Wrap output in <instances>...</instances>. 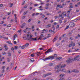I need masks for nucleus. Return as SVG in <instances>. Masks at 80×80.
Listing matches in <instances>:
<instances>
[{"mask_svg": "<svg viewBox=\"0 0 80 80\" xmlns=\"http://www.w3.org/2000/svg\"><path fill=\"white\" fill-rule=\"evenodd\" d=\"M55 58L54 56H49L48 57L43 59V60L45 61V60H53Z\"/></svg>", "mask_w": 80, "mask_h": 80, "instance_id": "1", "label": "nucleus"}, {"mask_svg": "<svg viewBox=\"0 0 80 80\" xmlns=\"http://www.w3.org/2000/svg\"><path fill=\"white\" fill-rule=\"evenodd\" d=\"M28 40H29V42H32V41H36V40H37V38H32L29 37L28 38Z\"/></svg>", "mask_w": 80, "mask_h": 80, "instance_id": "2", "label": "nucleus"}, {"mask_svg": "<svg viewBox=\"0 0 80 80\" xmlns=\"http://www.w3.org/2000/svg\"><path fill=\"white\" fill-rule=\"evenodd\" d=\"M60 68V65H58V66H56L54 68L55 70H56V69H57V70L56 71L55 73H57V72H58L60 70L58 68Z\"/></svg>", "mask_w": 80, "mask_h": 80, "instance_id": "3", "label": "nucleus"}, {"mask_svg": "<svg viewBox=\"0 0 80 80\" xmlns=\"http://www.w3.org/2000/svg\"><path fill=\"white\" fill-rule=\"evenodd\" d=\"M72 59L69 58L68 60L66 61V62H67L68 64H69L70 63H72Z\"/></svg>", "mask_w": 80, "mask_h": 80, "instance_id": "4", "label": "nucleus"}, {"mask_svg": "<svg viewBox=\"0 0 80 80\" xmlns=\"http://www.w3.org/2000/svg\"><path fill=\"white\" fill-rule=\"evenodd\" d=\"M69 26L70 27H73L75 26V23L73 22H71L69 23Z\"/></svg>", "mask_w": 80, "mask_h": 80, "instance_id": "5", "label": "nucleus"}, {"mask_svg": "<svg viewBox=\"0 0 80 80\" xmlns=\"http://www.w3.org/2000/svg\"><path fill=\"white\" fill-rule=\"evenodd\" d=\"M60 77H61V78L59 80H65V78L63 77H64V75L63 74H61L60 76Z\"/></svg>", "mask_w": 80, "mask_h": 80, "instance_id": "6", "label": "nucleus"}, {"mask_svg": "<svg viewBox=\"0 0 80 80\" xmlns=\"http://www.w3.org/2000/svg\"><path fill=\"white\" fill-rule=\"evenodd\" d=\"M53 50H52V48L49 49L47 51H46L45 52V54L47 55V53H49V52H53Z\"/></svg>", "mask_w": 80, "mask_h": 80, "instance_id": "7", "label": "nucleus"}, {"mask_svg": "<svg viewBox=\"0 0 80 80\" xmlns=\"http://www.w3.org/2000/svg\"><path fill=\"white\" fill-rule=\"evenodd\" d=\"M52 75L51 73H48L47 74H44L43 75L44 77H47V76H48V75Z\"/></svg>", "mask_w": 80, "mask_h": 80, "instance_id": "8", "label": "nucleus"}, {"mask_svg": "<svg viewBox=\"0 0 80 80\" xmlns=\"http://www.w3.org/2000/svg\"><path fill=\"white\" fill-rule=\"evenodd\" d=\"M79 57H80V56H79V55H78L76 57H75V58H74V59H73L72 60H77V58H79Z\"/></svg>", "mask_w": 80, "mask_h": 80, "instance_id": "9", "label": "nucleus"}, {"mask_svg": "<svg viewBox=\"0 0 80 80\" xmlns=\"http://www.w3.org/2000/svg\"><path fill=\"white\" fill-rule=\"evenodd\" d=\"M58 38L57 37V36H55L53 40V42H55V41L57 40Z\"/></svg>", "mask_w": 80, "mask_h": 80, "instance_id": "10", "label": "nucleus"}, {"mask_svg": "<svg viewBox=\"0 0 80 80\" xmlns=\"http://www.w3.org/2000/svg\"><path fill=\"white\" fill-rule=\"evenodd\" d=\"M25 23H23L22 25V26L21 27V28H23L25 27Z\"/></svg>", "mask_w": 80, "mask_h": 80, "instance_id": "11", "label": "nucleus"}, {"mask_svg": "<svg viewBox=\"0 0 80 80\" xmlns=\"http://www.w3.org/2000/svg\"><path fill=\"white\" fill-rule=\"evenodd\" d=\"M72 44H73V41H71V44L69 45V47H72Z\"/></svg>", "mask_w": 80, "mask_h": 80, "instance_id": "12", "label": "nucleus"}, {"mask_svg": "<svg viewBox=\"0 0 80 80\" xmlns=\"http://www.w3.org/2000/svg\"><path fill=\"white\" fill-rule=\"evenodd\" d=\"M67 66V65L66 64H64L63 65H62L61 66V68H64L65 67H66Z\"/></svg>", "mask_w": 80, "mask_h": 80, "instance_id": "13", "label": "nucleus"}, {"mask_svg": "<svg viewBox=\"0 0 80 80\" xmlns=\"http://www.w3.org/2000/svg\"><path fill=\"white\" fill-rule=\"evenodd\" d=\"M60 8V5H58L56 9L57 10H58Z\"/></svg>", "mask_w": 80, "mask_h": 80, "instance_id": "14", "label": "nucleus"}, {"mask_svg": "<svg viewBox=\"0 0 80 80\" xmlns=\"http://www.w3.org/2000/svg\"><path fill=\"white\" fill-rule=\"evenodd\" d=\"M52 25L51 24H48L46 26V27L47 28H49V27H50Z\"/></svg>", "mask_w": 80, "mask_h": 80, "instance_id": "15", "label": "nucleus"}, {"mask_svg": "<svg viewBox=\"0 0 80 80\" xmlns=\"http://www.w3.org/2000/svg\"><path fill=\"white\" fill-rule=\"evenodd\" d=\"M25 48V45H24L21 47V49H24Z\"/></svg>", "mask_w": 80, "mask_h": 80, "instance_id": "16", "label": "nucleus"}, {"mask_svg": "<svg viewBox=\"0 0 80 80\" xmlns=\"http://www.w3.org/2000/svg\"><path fill=\"white\" fill-rule=\"evenodd\" d=\"M32 31H35V29H34V26L32 25Z\"/></svg>", "mask_w": 80, "mask_h": 80, "instance_id": "17", "label": "nucleus"}, {"mask_svg": "<svg viewBox=\"0 0 80 80\" xmlns=\"http://www.w3.org/2000/svg\"><path fill=\"white\" fill-rule=\"evenodd\" d=\"M25 47H27L28 45H29V43H27L25 45Z\"/></svg>", "mask_w": 80, "mask_h": 80, "instance_id": "18", "label": "nucleus"}, {"mask_svg": "<svg viewBox=\"0 0 80 80\" xmlns=\"http://www.w3.org/2000/svg\"><path fill=\"white\" fill-rule=\"evenodd\" d=\"M6 43H8V44H10V45H12V43L10 42L9 41H7L6 42Z\"/></svg>", "mask_w": 80, "mask_h": 80, "instance_id": "19", "label": "nucleus"}, {"mask_svg": "<svg viewBox=\"0 0 80 80\" xmlns=\"http://www.w3.org/2000/svg\"><path fill=\"white\" fill-rule=\"evenodd\" d=\"M36 54H37V56H38H38H39V55H40V52H37Z\"/></svg>", "mask_w": 80, "mask_h": 80, "instance_id": "20", "label": "nucleus"}, {"mask_svg": "<svg viewBox=\"0 0 80 80\" xmlns=\"http://www.w3.org/2000/svg\"><path fill=\"white\" fill-rule=\"evenodd\" d=\"M28 12V11L27 10L25 12H24L23 15H25Z\"/></svg>", "mask_w": 80, "mask_h": 80, "instance_id": "21", "label": "nucleus"}, {"mask_svg": "<svg viewBox=\"0 0 80 80\" xmlns=\"http://www.w3.org/2000/svg\"><path fill=\"white\" fill-rule=\"evenodd\" d=\"M60 45V43H57L56 47H58Z\"/></svg>", "mask_w": 80, "mask_h": 80, "instance_id": "22", "label": "nucleus"}, {"mask_svg": "<svg viewBox=\"0 0 80 80\" xmlns=\"http://www.w3.org/2000/svg\"><path fill=\"white\" fill-rule=\"evenodd\" d=\"M23 38L24 40H28V38L27 39V38H26V37H23Z\"/></svg>", "mask_w": 80, "mask_h": 80, "instance_id": "23", "label": "nucleus"}, {"mask_svg": "<svg viewBox=\"0 0 80 80\" xmlns=\"http://www.w3.org/2000/svg\"><path fill=\"white\" fill-rule=\"evenodd\" d=\"M15 48L16 50H17V49H18V46H15Z\"/></svg>", "mask_w": 80, "mask_h": 80, "instance_id": "24", "label": "nucleus"}, {"mask_svg": "<svg viewBox=\"0 0 80 80\" xmlns=\"http://www.w3.org/2000/svg\"><path fill=\"white\" fill-rule=\"evenodd\" d=\"M62 57H59L58 58V60H60L61 59H62Z\"/></svg>", "mask_w": 80, "mask_h": 80, "instance_id": "25", "label": "nucleus"}, {"mask_svg": "<svg viewBox=\"0 0 80 80\" xmlns=\"http://www.w3.org/2000/svg\"><path fill=\"white\" fill-rule=\"evenodd\" d=\"M69 28V26H67L66 28H65V30H67V29H68V28Z\"/></svg>", "mask_w": 80, "mask_h": 80, "instance_id": "26", "label": "nucleus"}, {"mask_svg": "<svg viewBox=\"0 0 80 80\" xmlns=\"http://www.w3.org/2000/svg\"><path fill=\"white\" fill-rule=\"evenodd\" d=\"M35 61V60H30V61L31 62H34Z\"/></svg>", "mask_w": 80, "mask_h": 80, "instance_id": "27", "label": "nucleus"}, {"mask_svg": "<svg viewBox=\"0 0 80 80\" xmlns=\"http://www.w3.org/2000/svg\"><path fill=\"white\" fill-rule=\"evenodd\" d=\"M10 13H11V12H8V15H9L10 14Z\"/></svg>", "mask_w": 80, "mask_h": 80, "instance_id": "28", "label": "nucleus"}, {"mask_svg": "<svg viewBox=\"0 0 80 80\" xmlns=\"http://www.w3.org/2000/svg\"><path fill=\"white\" fill-rule=\"evenodd\" d=\"M0 38H4V37H3V36H1L0 35Z\"/></svg>", "mask_w": 80, "mask_h": 80, "instance_id": "29", "label": "nucleus"}, {"mask_svg": "<svg viewBox=\"0 0 80 80\" xmlns=\"http://www.w3.org/2000/svg\"><path fill=\"white\" fill-rule=\"evenodd\" d=\"M62 17V14H60L59 15V17Z\"/></svg>", "mask_w": 80, "mask_h": 80, "instance_id": "30", "label": "nucleus"}, {"mask_svg": "<svg viewBox=\"0 0 80 80\" xmlns=\"http://www.w3.org/2000/svg\"><path fill=\"white\" fill-rule=\"evenodd\" d=\"M72 35V33H69L68 34V36L69 37H70Z\"/></svg>", "mask_w": 80, "mask_h": 80, "instance_id": "31", "label": "nucleus"}, {"mask_svg": "<svg viewBox=\"0 0 80 80\" xmlns=\"http://www.w3.org/2000/svg\"><path fill=\"white\" fill-rule=\"evenodd\" d=\"M6 52H2V55H6Z\"/></svg>", "mask_w": 80, "mask_h": 80, "instance_id": "32", "label": "nucleus"}, {"mask_svg": "<svg viewBox=\"0 0 80 80\" xmlns=\"http://www.w3.org/2000/svg\"><path fill=\"white\" fill-rule=\"evenodd\" d=\"M53 65V64L52 63H49V66H52Z\"/></svg>", "mask_w": 80, "mask_h": 80, "instance_id": "33", "label": "nucleus"}, {"mask_svg": "<svg viewBox=\"0 0 80 80\" xmlns=\"http://www.w3.org/2000/svg\"><path fill=\"white\" fill-rule=\"evenodd\" d=\"M31 56L32 57H33V56H35V55H34V53L32 54L31 55Z\"/></svg>", "mask_w": 80, "mask_h": 80, "instance_id": "34", "label": "nucleus"}, {"mask_svg": "<svg viewBox=\"0 0 80 80\" xmlns=\"http://www.w3.org/2000/svg\"><path fill=\"white\" fill-rule=\"evenodd\" d=\"M40 37L41 38H42V37H43V34H42L40 35Z\"/></svg>", "mask_w": 80, "mask_h": 80, "instance_id": "35", "label": "nucleus"}, {"mask_svg": "<svg viewBox=\"0 0 80 80\" xmlns=\"http://www.w3.org/2000/svg\"><path fill=\"white\" fill-rule=\"evenodd\" d=\"M3 5L2 4H0V7H2Z\"/></svg>", "mask_w": 80, "mask_h": 80, "instance_id": "36", "label": "nucleus"}, {"mask_svg": "<svg viewBox=\"0 0 80 80\" xmlns=\"http://www.w3.org/2000/svg\"><path fill=\"white\" fill-rule=\"evenodd\" d=\"M79 20H80L78 19L77 18L76 19V22H77V21H79Z\"/></svg>", "mask_w": 80, "mask_h": 80, "instance_id": "37", "label": "nucleus"}, {"mask_svg": "<svg viewBox=\"0 0 80 80\" xmlns=\"http://www.w3.org/2000/svg\"><path fill=\"white\" fill-rule=\"evenodd\" d=\"M5 72V70H4V69H3V70H2V73H4V72Z\"/></svg>", "mask_w": 80, "mask_h": 80, "instance_id": "38", "label": "nucleus"}, {"mask_svg": "<svg viewBox=\"0 0 80 80\" xmlns=\"http://www.w3.org/2000/svg\"><path fill=\"white\" fill-rule=\"evenodd\" d=\"M11 26V24H9L7 26V27H10Z\"/></svg>", "mask_w": 80, "mask_h": 80, "instance_id": "39", "label": "nucleus"}, {"mask_svg": "<svg viewBox=\"0 0 80 80\" xmlns=\"http://www.w3.org/2000/svg\"><path fill=\"white\" fill-rule=\"evenodd\" d=\"M13 3H11V5H10L11 7H12V6H13Z\"/></svg>", "mask_w": 80, "mask_h": 80, "instance_id": "40", "label": "nucleus"}, {"mask_svg": "<svg viewBox=\"0 0 80 80\" xmlns=\"http://www.w3.org/2000/svg\"><path fill=\"white\" fill-rule=\"evenodd\" d=\"M17 34H15V35H14V37H13L14 38H15L16 37H17Z\"/></svg>", "mask_w": 80, "mask_h": 80, "instance_id": "41", "label": "nucleus"}, {"mask_svg": "<svg viewBox=\"0 0 80 80\" xmlns=\"http://www.w3.org/2000/svg\"><path fill=\"white\" fill-rule=\"evenodd\" d=\"M31 20H32V19H30L28 21V22H31Z\"/></svg>", "mask_w": 80, "mask_h": 80, "instance_id": "42", "label": "nucleus"}, {"mask_svg": "<svg viewBox=\"0 0 80 80\" xmlns=\"http://www.w3.org/2000/svg\"><path fill=\"white\" fill-rule=\"evenodd\" d=\"M35 15V13H33L32 15V17H34V15Z\"/></svg>", "mask_w": 80, "mask_h": 80, "instance_id": "43", "label": "nucleus"}, {"mask_svg": "<svg viewBox=\"0 0 80 80\" xmlns=\"http://www.w3.org/2000/svg\"><path fill=\"white\" fill-rule=\"evenodd\" d=\"M56 28H59V25H57Z\"/></svg>", "mask_w": 80, "mask_h": 80, "instance_id": "44", "label": "nucleus"}, {"mask_svg": "<svg viewBox=\"0 0 80 80\" xmlns=\"http://www.w3.org/2000/svg\"><path fill=\"white\" fill-rule=\"evenodd\" d=\"M74 46H75V43H74L72 44V47H74Z\"/></svg>", "mask_w": 80, "mask_h": 80, "instance_id": "45", "label": "nucleus"}, {"mask_svg": "<svg viewBox=\"0 0 80 80\" xmlns=\"http://www.w3.org/2000/svg\"><path fill=\"white\" fill-rule=\"evenodd\" d=\"M25 1H24V2H22V5H23L25 4Z\"/></svg>", "mask_w": 80, "mask_h": 80, "instance_id": "46", "label": "nucleus"}, {"mask_svg": "<svg viewBox=\"0 0 80 80\" xmlns=\"http://www.w3.org/2000/svg\"><path fill=\"white\" fill-rule=\"evenodd\" d=\"M7 60H8V62H10V60L9 59V58H7Z\"/></svg>", "mask_w": 80, "mask_h": 80, "instance_id": "47", "label": "nucleus"}, {"mask_svg": "<svg viewBox=\"0 0 80 80\" xmlns=\"http://www.w3.org/2000/svg\"><path fill=\"white\" fill-rule=\"evenodd\" d=\"M11 50L13 51V50H14V48H11Z\"/></svg>", "mask_w": 80, "mask_h": 80, "instance_id": "48", "label": "nucleus"}, {"mask_svg": "<svg viewBox=\"0 0 80 80\" xmlns=\"http://www.w3.org/2000/svg\"><path fill=\"white\" fill-rule=\"evenodd\" d=\"M59 22L60 23H62V20H60Z\"/></svg>", "mask_w": 80, "mask_h": 80, "instance_id": "49", "label": "nucleus"}, {"mask_svg": "<svg viewBox=\"0 0 80 80\" xmlns=\"http://www.w3.org/2000/svg\"><path fill=\"white\" fill-rule=\"evenodd\" d=\"M18 53H19V54H20V53H21V51L19 50L18 51Z\"/></svg>", "mask_w": 80, "mask_h": 80, "instance_id": "50", "label": "nucleus"}, {"mask_svg": "<svg viewBox=\"0 0 80 80\" xmlns=\"http://www.w3.org/2000/svg\"><path fill=\"white\" fill-rule=\"evenodd\" d=\"M8 56L9 57H10V56H11V55H12L11 53H8Z\"/></svg>", "mask_w": 80, "mask_h": 80, "instance_id": "51", "label": "nucleus"}, {"mask_svg": "<svg viewBox=\"0 0 80 80\" xmlns=\"http://www.w3.org/2000/svg\"><path fill=\"white\" fill-rule=\"evenodd\" d=\"M37 5H38V4H36L34 5V7H37Z\"/></svg>", "mask_w": 80, "mask_h": 80, "instance_id": "52", "label": "nucleus"}, {"mask_svg": "<svg viewBox=\"0 0 80 80\" xmlns=\"http://www.w3.org/2000/svg\"><path fill=\"white\" fill-rule=\"evenodd\" d=\"M5 66H3L2 68V69H5Z\"/></svg>", "mask_w": 80, "mask_h": 80, "instance_id": "53", "label": "nucleus"}, {"mask_svg": "<svg viewBox=\"0 0 80 80\" xmlns=\"http://www.w3.org/2000/svg\"><path fill=\"white\" fill-rule=\"evenodd\" d=\"M13 19H12L10 21V22L11 23H12V22H13Z\"/></svg>", "mask_w": 80, "mask_h": 80, "instance_id": "54", "label": "nucleus"}, {"mask_svg": "<svg viewBox=\"0 0 80 80\" xmlns=\"http://www.w3.org/2000/svg\"><path fill=\"white\" fill-rule=\"evenodd\" d=\"M50 34H48V37H47L48 38H49V37H50Z\"/></svg>", "mask_w": 80, "mask_h": 80, "instance_id": "55", "label": "nucleus"}, {"mask_svg": "<svg viewBox=\"0 0 80 80\" xmlns=\"http://www.w3.org/2000/svg\"><path fill=\"white\" fill-rule=\"evenodd\" d=\"M15 19H17V17H16V14H14Z\"/></svg>", "mask_w": 80, "mask_h": 80, "instance_id": "56", "label": "nucleus"}, {"mask_svg": "<svg viewBox=\"0 0 80 80\" xmlns=\"http://www.w3.org/2000/svg\"><path fill=\"white\" fill-rule=\"evenodd\" d=\"M68 52H72V50H68Z\"/></svg>", "mask_w": 80, "mask_h": 80, "instance_id": "57", "label": "nucleus"}, {"mask_svg": "<svg viewBox=\"0 0 80 80\" xmlns=\"http://www.w3.org/2000/svg\"><path fill=\"white\" fill-rule=\"evenodd\" d=\"M14 44H17V42H16V41H14Z\"/></svg>", "mask_w": 80, "mask_h": 80, "instance_id": "58", "label": "nucleus"}, {"mask_svg": "<svg viewBox=\"0 0 80 80\" xmlns=\"http://www.w3.org/2000/svg\"><path fill=\"white\" fill-rule=\"evenodd\" d=\"M38 23H40V21H38Z\"/></svg>", "mask_w": 80, "mask_h": 80, "instance_id": "59", "label": "nucleus"}, {"mask_svg": "<svg viewBox=\"0 0 80 80\" xmlns=\"http://www.w3.org/2000/svg\"><path fill=\"white\" fill-rule=\"evenodd\" d=\"M3 21H1L0 23V24H3Z\"/></svg>", "mask_w": 80, "mask_h": 80, "instance_id": "60", "label": "nucleus"}, {"mask_svg": "<svg viewBox=\"0 0 80 80\" xmlns=\"http://www.w3.org/2000/svg\"><path fill=\"white\" fill-rule=\"evenodd\" d=\"M5 49L6 50H8V47H6Z\"/></svg>", "mask_w": 80, "mask_h": 80, "instance_id": "61", "label": "nucleus"}, {"mask_svg": "<svg viewBox=\"0 0 80 80\" xmlns=\"http://www.w3.org/2000/svg\"><path fill=\"white\" fill-rule=\"evenodd\" d=\"M77 5H80V2H79L77 3Z\"/></svg>", "mask_w": 80, "mask_h": 80, "instance_id": "62", "label": "nucleus"}, {"mask_svg": "<svg viewBox=\"0 0 80 80\" xmlns=\"http://www.w3.org/2000/svg\"><path fill=\"white\" fill-rule=\"evenodd\" d=\"M48 7H45V9H48Z\"/></svg>", "mask_w": 80, "mask_h": 80, "instance_id": "63", "label": "nucleus"}, {"mask_svg": "<svg viewBox=\"0 0 80 80\" xmlns=\"http://www.w3.org/2000/svg\"><path fill=\"white\" fill-rule=\"evenodd\" d=\"M77 18H78V19L80 20V17H78Z\"/></svg>", "mask_w": 80, "mask_h": 80, "instance_id": "64", "label": "nucleus"}]
</instances>
